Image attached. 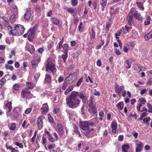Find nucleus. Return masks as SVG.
<instances>
[{"label": "nucleus", "instance_id": "f257e3e1", "mask_svg": "<svg viewBox=\"0 0 152 152\" xmlns=\"http://www.w3.org/2000/svg\"><path fill=\"white\" fill-rule=\"evenodd\" d=\"M66 101L67 105L72 108L77 107L79 106L80 102V100L72 92L69 98H66Z\"/></svg>", "mask_w": 152, "mask_h": 152}, {"label": "nucleus", "instance_id": "f03ea898", "mask_svg": "<svg viewBox=\"0 0 152 152\" xmlns=\"http://www.w3.org/2000/svg\"><path fill=\"white\" fill-rule=\"evenodd\" d=\"M46 71H50L52 73L56 72V68L54 61L51 58H48L46 64Z\"/></svg>", "mask_w": 152, "mask_h": 152}, {"label": "nucleus", "instance_id": "7ed1b4c3", "mask_svg": "<svg viewBox=\"0 0 152 152\" xmlns=\"http://www.w3.org/2000/svg\"><path fill=\"white\" fill-rule=\"evenodd\" d=\"M89 101L88 103V106L89 107L88 111L91 114H95L97 113L96 103L93 100V98L91 96L89 98Z\"/></svg>", "mask_w": 152, "mask_h": 152}, {"label": "nucleus", "instance_id": "20e7f679", "mask_svg": "<svg viewBox=\"0 0 152 152\" xmlns=\"http://www.w3.org/2000/svg\"><path fill=\"white\" fill-rule=\"evenodd\" d=\"M37 28V26H34L32 28L30 29L28 32V38L29 41H31L34 37L36 32Z\"/></svg>", "mask_w": 152, "mask_h": 152}, {"label": "nucleus", "instance_id": "39448f33", "mask_svg": "<svg viewBox=\"0 0 152 152\" xmlns=\"http://www.w3.org/2000/svg\"><path fill=\"white\" fill-rule=\"evenodd\" d=\"M21 95L22 98H26V99L31 98L32 97V95L27 89H23L21 91Z\"/></svg>", "mask_w": 152, "mask_h": 152}, {"label": "nucleus", "instance_id": "423d86ee", "mask_svg": "<svg viewBox=\"0 0 152 152\" xmlns=\"http://www.w3.org/2000/svg\"><path fill=\"white\" fill-rule=\"evenodd\" d=\"M76 75L75 73L70 75L65 80L66 83L71 84L76 79Z\"/></svg>", "mask_w": 152, "mask_h": 152}, {"label": "nucleus", "instance_id": "0eeeda50", "mask_svg": "<svg viewBox=\"0 0 152 152\" xmlns=\"http://www.w3.org/2000/svg\"><path fill=\"white\" fill-rule=\"evenodd\" d=\"M17 26L15 24L13 25L11 27V28L9 30V34L11 35L17 36L18 35L17 29L16 28Z\"/></svg>", "mask_w": 152, "mask_h": 152}, {"label": "nucleus", "instance_id": "6e6552de", "mask_svg": "<svg viewBox=\"0 0 152 152\" xmlns=\"http://www.w3.org/2000/svg\"><path fill=\"white\" fill-rule=\"evenodd\" d=\"M16 28L17 30V32H18V35L17 36H19L21 35L24 33L25 29L23 26L21 25L20 24H17Z\"/></svg>", "mask_w": 152, "mask_h": 152}, {"label": "nucleus", "instance_id": "1a4fd4ad", "mask_svg": "<svg viewBox=\"0 0 152 152\" xmlns=\"http://www.w3.org/2000/svg\"><path fill=\"white\" fill-rule=\"evenodd\" d=\"M72 92L74 94H75V96L77 97H79L80 99H82L83 102H85L86 100V97L82 93L75 91H73Z\"/></svg>", "mask_w": 152, "mask_h": 152}, {"label": "nucleus", "instance_id": "9d476101", "mask_svg": "<svg viewBox=\"0 0 152 152\" xmlns=\"http://www.w3.org/2000/svg\"><path fill=\"white\" fill-rule=\"evenodd\" d=\"M80 127L83 130H86L89 129V127L87 121L81 122L80 124Z\"/></svg>", "mask_w": 152, "mask_h": 152}, {"label": "nucleus", "instance_id": "9b49d317", "mask_svg": "<svg viewBox=\"0 0 152 152\" xmlns=\"http://www.w3.org/2000/svg\"><path fill=\"white\" fill-rule=\"evenodd\" d=\"M143 147V144L141 142H138L136 144V152H140L142 151Z\"/></svg>", "mask_w": 152, "mask_h": 152}, {"label": "nucleus", "instance_id": "f8f14e48", "mask_svg": "<svg viewBox=\"0 0 152 152\" xmlns=\"http://www.w3.org/2000/svg\"><path fill=\"white\" fill-rule=\"evenodd\" d=\"M26 50H28L31 54L34 52L35 49L34 46L28 44H27L26 46Z\"/></svg>", "mask_w": 152, "mask_h": 152}, {"label": "nucleus", "instance_id": "ddd939ff", "mask_svg": "<svg viewBox=\"0 0 152 152\" xmlns=\"http://www.w3.org/2000/svg\"><path fill=\"white\" fill-rule=\"evenodd\" d=\"M31 14L30 8H27L26 10V12L24 15V18L26 20L29 19L31 17Z\"/></svg>", "mask_w": 152, "mask_h": 152}, {"label": "nucleus", "instance_id": "4468645a", "mask_svg": "<svg viewBox=\"0 0 152 152\" xmlns=\"http://www.w3.org/2000/svg\"><path fill=\"white\" fill-rule=\"evenodd\" d=\"M134 9L132 8L130 10L129 13L127 16V18L128 20V21L129 22L131 21L132 20V16L134 15Z\"/></svg>", "mask_w": 152, "mask_h": 152}, {"label": "nucleus", "instance_id": "2eb2a0df", "mask_svg": "<svg viewBox=\"0 0 152 152\" xmlns=\"http://www.w3.org/2000/svg\"><path fill=\"white\" fill-rule=\"evenodd\" d=\"M7 108H8V110L7 113V115H10V111L12 109V102H10L6 104L5 108L7 109Z\"/></svg>", "mask_w": 152, "mask_h": 152}, {"label": "nucleus", "instance_id": "dca6fc26", "mask_svg": "<svg viewBox=\"0 0 152 152\" xmlns=\"http://www.w3.org/2000/svg\"><path fill=\"white\" fill-rule=\"evenodd\" d=\"M111 126L112 128V132L113 133H115L116 129L117 127V124L115 121H113L111 123Z\"/></svg>", "mask_w": 152, "mask_h": 152}, {"label": "nucleus", "instance_id": "f3484780", "mask_svg": "<svg viewBox=\"0 0 152 152\" xmlns=\"http://www.w3.org/2000/svg\"><path fill=\"white\" fill-rule=\"evenodd\" d=\"M124 88L123 86H119L118 85H116L115 86V91L118 95H120L121 94V91L124 89Z\"/></svg>", "mask_w": 152, "mask_h": 152}, {"label": "nucleus", "instance_id": "a211bd4d", "mask_svg": "<svg viewBox=\"0 0 152 152\" xmlns=\"http://www.w3.org/2000/svg\"><path fill=\"white\" fill-rule=\"evenodd\" d=\"M48 105L47 103L43 104L42 107L41 108L42 113H46L48 112Z\"/></svg>", "mask_w": 152, "mask_h": 152}, {"label": "nucleus", "instance_id": "6ab92c4d", "mask_svg": "<svg viewBox=\"0 0 152 152\" xmlns=\"http://www.w3.org/2000/svg\"><path fill=\"white\" fill-rule=\"evenodd\" d=\"M131 28V27L128 26V25H126L122 27L123 32L124 34H126L129 32Z\"/></svg>", "mask_w": 152, "mask_h": 152}, {"label": "nucleus", "instance_id": "aec40b11", "mask_svg": "<svg viewBox=\"0 0 152 152\" xmlns=\"http://www.w3.org/2000/svg\"><path fill=\"white\" fill-rule=\"evenodd\" d=\"M107 4V0H102L100 2V4L101 6V10L102 11L104 10Z\"/></svg>", "mask_w": 152, "mask_h": 152}, {"label": "nucleus", "instance_id": "412c9836", "mask_svg": "<svg viewBox=\"0 0 152 152\" xmlns=\"http://www.w3.org/2000/svg\"><path fill=\"white\" fill-rule=\"evenodd\" d=\"M11 10L12 14L18 15V9L16 5H13Z\"/></svg>", "mask_w": 152, "mask_h": 152}, {"label": "nucleus", "instance_id": "4be33fe9", "mask_svg": "<svg viewBox=\"0 0 152 152\" xmlns=\"http://www.w3.org/2000/svg\"><path fill=\"white\" fill-rule=\"evenodd\" d=\"M17 14H12L10 16V21L12 23L15 22L18 17Z\"/></svg>", "mask_w": 152, "mask_h": 152}, {"label": "nucleus", "instance_id": "5701e85b", "mask_svg": "<svg viewBox=\"0 0 152 152\" xmlns=\"http://www.w3.org/2000/svg\"><path fill=\"white\" fill-rule=\"evenodd\" d=\"M57 128L58 130V133L60 135H62L63 133V126L60 124H58Z\"/></svg>", "mask_w": 152, "mask_h": 152}, {"label": "nucleus", "instance_id": "b1692460", "mask_svg": "<svg viewBox=\"0 0 152 152\" xmlns=\"http://www.w3.org/2000/svg\"><path fill=\"white\" fill-rule=\"evenodd\" d=\"M133 16L137 19L138 20L142 21V18L141 16V15L138 11H136L135 12Z\"/></svg>", "mask_w": 152, "mask_h": 152}, {"label": "nucleus", "instance_id": "393cba45", "mask_svg": "<svg viewBox=\"0 0 152 152\" xmlns=\"http://www.w3.org/2000/svg\"><path fill=\"white\" fill-rule=\"evenodd\" d=\"M116 106L119 111L123 109L124 108V102H121L118 103Z\"/></svg>", "mask_w": 152, "mask_h": 152}, {"label": "nucleus", "instance_id": "a878e982", "mask_svg": "<svg viewBox=\"0 0 152 152\" xmlns=\"http://www.w3.org/2000/svg\"><path fill=\"white\" fill-rule=\"evenodd\" d=\"M51 20L53 23L56 25H58L59 23V19L56 18H52Z\"/></svg>", "mask_w": 152, "mask_h": 152}, {"label": "nucleus", "instance_id": "bb28decb", "mask_svg": "<svg viewBox=\"0 0 152 152\" xmlns=\"http://www.w3.org/2000/svg\"><path fill=\"white\" fill-rule=\"evenodd\" d=\"M16 126V124L15 123H13L9 124V126L10 130H15Z\"/></svg>", "mask_w": 152, "mask_h": 152}, {"label": "nucleus", "instance_id": "cd10ccee", "mask_svg": "<svg viewBox=\"0 0 152 152\" xmlns=\"http://www.w3.org/2000/svg\"><path fill=\"white\" fill-rule=\"evenodd\" d=\"M45 82L48 83H50L51 82V77L48 74H46L45 79Z\"/></svg>", "mask_w": 152, "mask_h": 152}, {"label": "nucleus", "instance_id": "c85d7f7f", "mask_svg": "<svg viewBox=\"0 0 152 152\" xmlns=\"http://www.w3.org/2000/svg\"><path fill=\"white\" fill-rule=\"evenodd\" d=\"M20 85L18 83H16L13 86V89L16 91H18L20 88Z\"/></svg>", "mask_w": 152, "mask_h": 152}, {"label": "nucleus", "instance_id": "c756f323", "mask_svg": "<svg viewBox=\"0 0 152 152\" xmlns=\"http://www.w3.org/2000/svg\"><path fill=\"white\" fill-rule=\"evenodd\" d=\"M132 59H129L128 60H127L126 62V64L127 65V66H126V67L127 69H129L131 67V63L132 62Z\"/></svg>", "mask_w": 152, "mask_h": 152}, {"label": "nucleus", "instance_id": "7c9ffc66", "mask_svg": "<svg viewBox=\"0 0 152 152\" xmlns=\"http://www.w3.org/2000/svg\"><path fill=\"white\" fill-rule=\"evenodd\" d=\"M129 146L127 144H124L123 145L122 148L123 152H127Z\"/></svg>", "mask_w": 152, "mask_h": 152}, {"label": "nucleus", "instance_id": "2f4dec72", "mask_svg": "<svg viewBox=\"0 0 152 152\" xmlns=\"http://www.w3.org/2000/svg\"><path fill=\"white\" fill-rule=\"evenodd\" d=\"M62 51L64 53V54L62 56V59L64 60V61H65L68 56V52L67 50H65L64 51Z\"/></svg>", "mask_w": 152, "mask_h": 152}, {"label": "nucleus", "instance_id": "473e14b6", "mask_svg": "<svg viewBox=\"0 0 152 152\" xmlns=\"http://www.w3.org/2000/svg\"><path fill=\"white\" fill-rule=\"evenodd\" d=\"M39 63L36 61L35 59H33L31 61L32 66L34 68H35Z\"/></svg>", "mask_w": 152, "mask_h": 152}, {"label": "nucleus", "instance_id": "72a5a7b5", "mask_svg": "<svg viewBox=\"0 0 152 152\" xmlns=\"http://www.w3.org/2000/svg\"><path fill=\"white\" fill-rule=\"evenodd\" d=\"M90 38L91 40L94 39L95 36V32L94 31L93 29H91V32L90 33Z\"/></svg>", "mask_w": 152, "mask_h": 152}, {"label": "nucleus", "instance_id": "f704fd0d", "mask_svg": "<svg viewBox=\"0 0 152 152\" xmlns=\"http://www.w3.org/2000/svg\"><path fill=\"white\" fill-rule=\"evenodd\" d=\"M26 83L28 88L29 89H32L35 86V85L32 83L26 82Z\"/></svg>", "mask_w": 152, "mask_h": 152}, {"label": "nucleus", "instance_id": "c9c22d12", "mask_svg": "<svg viewBox=\"0 0 152 152\" xmlns=\"http://www.w3.org/2000/svg\"><path fill=\"white\" fill-rule=\"evenodd\" d=\"M136 4L137 5V7L142 11H143L144 8L143 7L142 4L141 2H137L136 3Z\"/></svg>", "mask_w": 152, "mask_h": 152}, {"label": "nucleus", "instance_id": "e433bc0d", "mask_svg": "<svg viewBox=\"0 0 152 152\" xmlns=\"http://www.w3.org/2000/svg\"><path fill=\"white\" fill-rule=\"evenodd\" d=\"M32 110L31 108H28L26 109L24 112L25 114H23V116H25L26 115L25 114H28L31 112Z\"/></svg>", "mask_w": 152, "mask_h": 152}, {"label": "nucleus", "instance_id": "4c0bfd02", "mask_svg": "<svg viewBox=\"0 0 152 152\" xmlns=\"http://www.w3.org/2000/svg\"><path fill=\"white\" fill-rule=\"evenodd\" d=\"M4 26L7 28L8 30L9 31L11 28L12 26L10 25L8 21L7 22H4Z\"/></svg>", "mask_w": 152, "mask_h": 152}, {"label": "nucleus", "instance_id": "58836bf2", "mask_svg": "<svg viewBox=\"0 0 152 152\" xmlns=\"http://www.w3.org/2000/svg\"><path fill=\"white\" fill-rule=\"evenodd\" d=\"M47 141V140L46 138L44 136H43L42 137L41 143L44 146H46Z\"/></svg>", "mask_w": 152, "mask_h": 152}, {"label": "nucleus", "instance_id": "ea45409f", "mask_svg": "<svg viewBox=\"0 0 152 152\" xmlns=\"http://www.w3.org/2000/svg\"><path fill=\"white\" fill-rule=\"evenodd\" d=\"M147 107L148 108V111L150 113H152V106L149 102L147 103Z\"/></svg>", "mask_w": 152, "mask_h": 152}, {"label": "nucleus", "instance_id": "a19ab883", "mask_svg": "<svg viewBox=\"0 0 152 152\" xmlns=\"http://www.w3.org/2000/svg\"><path fill=\"white\" fill-rule=\"evenodd\" d=\"M134 68L135 71H137L138 72H140L141 70V68L137 64H135L134 65Z\"/></svg>", "mask_w": 152, "mask_h": 152}, {"label": "nucleus", "instance_id": "79ce46f5", "mask_svg": "<svg viewBox=\"0 0 152 152\" xmlns=\"http://www.w3.org/2000/svg\"><path fill=\"white\" fill-rule=\"evenodd\" d=\"M15 145L17 146H18L20 148L22 149L23 148V145L22 143L16 142L15 143Z\"/></svg>", "mask_w": 152, "mask_h": 152}, {"label": "nucleus", "instance_id": "37998d69", "mask_svg": "<svg viewBox=\"0 0 152 152\" xmlns=\"http://www.w3.org/2000/svg\"><path fill=\"white\" fill-rule=\"evenodd\" d=\"M5 67L6 69H9L11 71L13 69L12 66H10L8 64H6L5 65Z\"/></svg>", "mask_w": 152, "mask_h": 152}, {"label": "nucleus", "instance_id": "c03bdc74", "mask_svg": "<svg viewBox=\"0 0 152 152\" xmlns=\"http://www.w3.org/2000/svg\"><path fill=\"white\" fill-rule=\"evenodd\" d=\"M34 57L35 58L34 59H35L37 62L39 63L41 61V57L38 55H37Z\"/></svg>", "mask_w": 152, "mask_h": 152}, {"label": "nucleus", "instance_id": "a18cd8bd", "mask_svg": "<svg viewBox=\"0 0 152 152\" xmlns=\"http://www.w3.org/2000/svg\"><path fill=\"white\" fill-rule=\"evenodd\" d=\"M56 148V145L55 144H51L48 145V148L49 150H51L55 148Z\"/></svg>", "mask_w": 152, "mask_h": 152}, {"label": "nucleus", "instance_id": "49530a36", "mask_svg": "<svg viewBox=\"0 0 152 152\" xmlns=\"http://www.w3.org/2000/svg\"><path fill=\"white\" fill-rule=\"evenodd\" d=\"M68 45L67 44H65L62 45V48L63 50L62 51H64L65 50H67L68 52Z\"/></svg>", "mask_w": 152, "mask_h": 152}, {"label": "nucleus", "instance_id": "de8ad7c7", "mask_svg": "<svg viewBox=\"0 0 152 152\" xmlns=\"http://www.w3.org/2000/svg\"><path fill=\"white\" fill-rule=\"evenodd\" d=\"M83 77H81L80 78V79H79V80L77 82L76 86H80L82 83L83 81Z\"/></svg>", "mask_w": 152, "mask_h": 152}, {"label": "nucleus", "instance_id": "09e8293b", "mask_svg": "<svg viewBox=\"0 0 152 152\" xmlns=\"http://www.w3.org/2000/svg\"><path fill=\"white\" fill-rule=\"evenodd\" d=\"M6 82V80L4 78H3L1 79V80H0V88H1L2 85Z\"/></svg>", "mask_w": 152, "mask_h": 152}, {"label": "nucleus", "instance_id": "8fccbe9b", "mask_svg": "<svg viewBox=\"0 0 152 152\" xmlns=\"http://www.w3.org/2000/svg\"><path fill=\"white\" fill-rule=\"evenodd\" d=\"M139 101L140 102V104H145L146 102V101L144 98H140L139 99Z\"/></svg>", "mask_w": 152, "mask_h": 152}, {"label": "nucleus", "instance_id": "3c124183", "mask_svg": "<svg viewBox=\"0 0 152 152\" xmlns=\"http://www.w3.org/2000/svg\"><path fill=\"white\" fill-rule=\"evenodd\" d=\"M67 10L69 13L72 14L75 11V9L74 8H69L67 9Z\"/></svg>", "mask_w": 152, "mask_h": 152}, {"label": "nucleus", "instance_id": "603ef678", "mask_svg": "<svg viewBox=\"0 0 152 152\" xmlns=\"http://www.w3.org/2000/svg\"><path fill=\"white\" fill-rule=\"evenodd\" d=\"M151 33H149L146 34L145 36V39L146 40H148L149 39L151 38Z\"/></svg>", "mask_w": 152, "mask_h": 152}, {"label": "nucleus", "instance_id": "864d4df0", "mask_svg": "<svg viewBox=\"0 0 152 152\" xmlns=\"http://www.w3.org/2000/svg\"><path fill=\"white\" fill-rule=\"evenodd\" d=\"M27 124V121L26 120H25L22 124V126L24 129H26L27 128V126H26Z\"/></svg>", "mask_w": 152, "mask_h": 152}, {"label": "nucleus", "instance_id": "5fc2aeb1", "mask_svg": "<svg viewBox=\"0 0 152 152\" xmlns=\"http://www.w3.org/2000/svg\"><path fill=\"white\" fill-rule=\"evenodd\" d=\"M77 0H72V4L73 6H76L77 4Z\"/></svg>", "mask_w": 152, "mask_h": 152}, {"label": "nucleus", "instance_id": "6e6d98bb", "mask_svg": "<svg viewBox=\"0 0 152 152\" xmlns=\"http://www.w3.org/2000/svg\"><path fill=\"white\" fill-rule=\"evenodd\" d=\"M43 116H39L37 119V123H42V118Z\"/></svg>", "mask_w": 152, "mask_h": 152}, {"label": "nucleus", "instance_id": "4d7b16f0", "mask_svg": "<svg viewBox=\"0 0 152 152\" xmlns=\"http://www.w3.org/2000/svg\"><path fill=\"white\" fill-rule=\"evenodd\" d=\"M49 140L51 142H53L55 141H56V139H54L51 135H50V136L48 137Z\"/></svg>", "mask_w": 152, "mask_h": 152}, {"label": "nucleus", "instance_id": "13d9d810", "mask_svg": "<svg viewBox=\"0 0 152 152\" xmlns=\"http://www.w3.org/2000/svg\"><path fill=\"white\" fill-rule=\"evenodd\" d=\"M93 94L96 96H99L100 95V94L99 92L98 91H97L95 89L93 90Z\"/></svg>", "mask_w": 152, "mask_h": 152}, {"label": "nucleus", "instance_id": "bf43d9fd", "mask_svg": "<svg viewBox=\"0 0 152 152\" xmlns=\"http://www.w3.org/2000/svg\"><path fill=\"white\" fill-rule=\"evenodd\" d=\"M74 132L76 133H77L79 132L78 127L75 124L74 125Z\"/></svg>", "mask_w": 152, "mask_h": 152}, {"label": "nucleus", "instance_id": "052dcab7", "mask_svg": "<svg viewBox=\"0 0 152 152\" xmlns=\"http://www.w3.org/2000/svg\"><path fill=\"white\" fill-rule=\"evenodd\" d=\"M114 52L117 55H120L121 54L120 50L116 48H114Z\"/></svg>", "mask_w": 152, "mask_h": 152}, {"label": "nucleus", "instance_id": "680f3d73", "mask_svg": "<svg viewBox=\"0 0 152 152\" xmlns=\"http://www.w3.org/2000/svg\"><path fill=\"white\" fill-rule=\"evenodd\" d=\"M87 123L88 125V127H89V126H92L95 125V124L93 122H92L90 121H87Z\"/></svg>", "mask_w": 152, "mask_h": 152}, {"label": "nucleus", "instance_id": "e2e57ef3", "mask_svg": "<svg viewBox=\"0 0 152 152\" xmlns=\"http://www.w3.org/2000/svg\"><path fill=\"white\" fill-rule=\"evenodd\" d=\"M121 30H120L117 33L115 34V35L116 36V39L119 38V37H118V36H119L120 35L121 33Z\"/></svg>", "mask_w": 152, "mask_h": 152}, {"label": "nucleus", "instance_id": "0e129e2a", "mask_svg": "<svg viewBox=\"0 0 152 152\" xmlns=\"http://www.w3.org/2000/svg\"><path fill=\"white\" fill-rule=\"evenodd\" d=\"M96 64L97 66H100L102 65V62L100 60L98 59L96 62Z\"/></svg>", "mask_w": 152, "mask_h": 152}, {"label": "nucleus", "instance_id": "69168bd1", "mask_svg": "<svg viewBox=\"0 0 152 152\" xmlns=\"http://www.w3.org/2000/svg\"><path fill=\"white\" fill-rule=\"evenodd\" d=\"M151 120V118L150 117H147L145 119H143V121L144 122H145L147 123Z\"/></svg>", "mask_w": 152, "mask_h": 152}, {"label": "nucleus", "instance_id": "338daca9", "mask_svg": "<svg viewBox=\"0 0 152 152\" xmlns=\"http://www.w3.org/2000/svg\"><path fill=\"white\" fill-rule=\"evenodd\" d=\"M147 91V89H145L142 90L140 92V94L141 95H143L146 93Z\"/></svg>", "mask_w": 152, "mask_h": 152}, {"label": "nucleus", "instance_id": "774afa93", "mask_svg": "<svg viewBox=\"0 0 152 152\" xmlns=\"http://www.w3.org/2000/svg\"><path fill=\"white\" fill-rule=\"evenodd\" d=\"M79 56V54L77 52H75L73 54V56L74 58H77Z\"/></svg>", "mask_w": 152, "mask_h": 152}]
</instances>
